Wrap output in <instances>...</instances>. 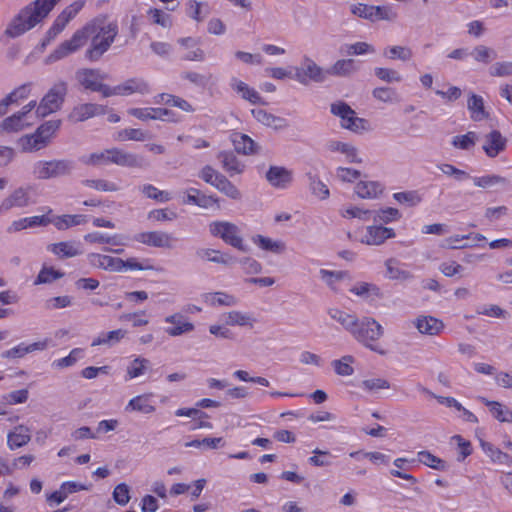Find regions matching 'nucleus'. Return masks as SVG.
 Instances as JSON below:
<instances>
[{
  "label": "nucleus",
  "mask_w": 512,
  "mask_h": 512,
  "mask_svg": "<svg viewBox=\"0 0 512 512\" xmlns=\"http://www.w3.org/2000/svg\"><path fill=\"white\" fill-rule=\"evenodd\" d=\"M373 98L381 103L395 104L399 102V96L394 88L388 86L376 87L372 90Z\"/></svg>",
  "instance_id": "62"
},
{
  "label": "nucleus",
  "mask_w": 512,
  "mask_h": 512,
  "mask_svg": "<svg viewBox=\"0 0 512 512\" xmlns=\"http://www.w3.org/2000/svg\"><path fill=\"white\" fill-rule=\"evenodd\" d=\"M211 236L221 239L224 243L242 251L248 250L242 231L238 225L227 220H215L209 223Z\"/></svg>",
  "instance_id": "4"
},
{
  "label": "nucleus",
  "mask_w": 512,
  "mask_h": 512,
  "mask_svg": "<svg viewBox=\"0 0 512 512\" xmlns=\"http://www.w3.org/2000/svg\"><path fill=\"white\" fill-rule=\"evenodd\" d=\"M113 139L117 142L125 141H144L147 139V133L137 128H125L117 131L113 135Z\"/></svg>",
  "instance_id": "61"
},
{
  "label": "nucleus",
  "mask_w": 512,
  "mask_h": 512,
  "mask_svg": "<svg viewBox=\"0 0 512 512\" xmlns=\"http://www.w3.org/2000/svg\"><path fill=\"white\" fill-rule=\"evenodd\" d=\"M32 87V83H25L16 87L8 95H6L0 101V116H3L7 113L9 106L18 104L19 102L27 99L31 95Z\"/></svg>",
  "instance_id": "33"
},
{
  "label": "nucleus",
  "mask_w": 512,
  "mask_h": 512,
  "mask_svg": "<svg viewBox=\"0 0 512 512\" xmlns=\"http://www.w3.org/2000/svg\"><path fill=\"white\" fill-rule=\"evenodd\" d=\"M51 213L52 210L49 209L46 215H35L15 220L8 227V231L10 233H15L28 228L47 226L50 224Z\"/></svg>",
  "instance_id": "32"
},
{
  "label": "nucleus",
  "mask_w": 512,
  "mask_h": 512,
  "mask_svg": "<svg viewBox=\"0 0 512 512\" xmlns=\"http://www.w3.org/2000/svg\"><path fill=\"white\" fill-rule=\"evenodd\" d=\"M384 191V184L376 180L360 179L354 186L355 195L364 200L379 199Z\"/></svg>",
  "instance_id": "22"
},
{
  "label": "nucleus",
  "mask_w": 512,
  "mask_h": 512,
  "mask_svg": "<svg viewBox=\"0 0 512 512\" xmlns=\"http://www.w3.org/2000/svg\"><path fill=\"white\" fill-rule=\"evenodd\" d=\"M251 113L253 117L256 119L257 122L261 123L262 125L275 129V130H281L286 127V121L285 119L275 116L269 112H267L264 109L257 108L252 109Z\"/></svg>",
  "instance_id": "44"
},
{
  "label": "nucleus",
  "mask_w": 512,
  "mask_h": 512,
  "mask_svg": "<svg viewBox=\"0 0 512 512\" xmlns=\"http://www.w3.org/2000/svg\"><path fill=\"white\" fill-rule=\"evenodd\" d=\"M358 69L353 59L337 60L329 69V73L336 76H348Z\"/></svg>",
  "instance_id": "64"
},
{
  "label": "nucleus",
  "mask_w": 512,
  "mask_h": 512,
  "mask_svg": "<svg viewBox=\"0 0 512 512\" xmlns=\"http://www.w3.org/2000/svg\"><path fill=\"white\" fill-rule=\"evenodd\" d=\"M89 28L77 29L72 36L61 42L47 57L45 62L51 64L76 53L87 44V31Z\"/></svg>",
  "instance_id": "9"
},
{
  "label": "nucleus",
  "mask_w": 512,
  "mask_h": 512,
  "mask_svg": "<svg viewBox=\"0 0 512 512\" xmlns=\"http://www.w3.org/2000/svg\"><path fill=\"white\" fill-rule=\"evenodd\" d=\"M109 164L113 163L124 167H135L138 165V158L135 154L126 152L119 148L109 149Z\"/></svg>",
  "instance_id": "49"
},
{
  "label": "nucleus",
  "mask_w": 512,
  "mask_h": 512,
  "mask_svg": "<svg viewBox=\"0 0 512 512\" xmlns=\"http://www.w3.org/2000/svg\"><path fill=\"white\" fill-rule=\"evenodd\" d=\"M60 0H34L23 7L9 22L5 34L19 37L41 23Z\"/></svg>",
  "instance_id": "1"
},
{
  "label": "nucleus",
  "mask_w": 512,
  "mask_h": 512,
  "mask_svg": "<svg viewBox=\"0 0 512 512\" xmlns=\"http://www.w3.org/2000/svg\"><path fill=\"white\" fill-rule=\"evenodd\" d=\"M61 120L54 119V120H48L42 123L35 132L38 134V137L46 143L48 146L52 140L55 138L58 130L61 127Z\"/></svg>",
  "instance_id": "52"
},
{
  "label": "nucleus",
  "mask_w": 512,
  "mask_h": 512,
  "mask_svg": "<svg viewBox=\"0 0 512 512\" xmlns=\"http://www.w3.org/2000/svg\"><path fill=\"white\" fill-rule=\"evenodd\" d=\"M266 180L276 189H287L294 180V173L287 167L273 165L266 172Z\"/></svg>",
  "instance_id": "21"
},
{
  "label": "nucleus",
  "mask_w": 512,
  "mask_h": 512,
  "mask_svg": "<svg viewBox=\"0 0 512 512\" xmlns=\"http://www.w3.org/2000/svg\"><path fill=\"white\" fill-rule=\"evenodd\" d=\"M330 112L339 119L340 126L355 134L372 131L369 120L358 117L356 112L345 102L336 101L331 104Z\"/></svg>",
  "instance_id": "3"
},
{
  "label": "nucleus",
  "mask_w": 512,
  "mask_h": 512,
  "mask_svg": "<svg viewBox=\"0 0 512 512\" xmlns=\"http://www.w3.org/2000/svg\"><path fill=\"white\" fill-rule=\"evenodd\" d=\"M90 485H86L77 481H65L60 487L46 494V500L50 506H57L64 502L69 495L77 493L79 491H88L90 490Z\"/></svg>",
  "instance_id": "19"
},
{
  "label": "nucleus",
  "mask_w": 512,
  "mask_h": 512,
  "mask_svg": "<svg viewBox=\"0 0 512 512\" xmlns=\"http://www.w3.org/2000/svg\"><path fill=\"white\" fill-rule=\"evenodd\" d=\"M208 5L197 0H188L186 2V14L196 22H202L208 15Z\"/></svg>",
  "instance_id": "59"
},
{
  "label": "nucleus",
  "mask_w": 512,
  "mask_h": 512,
  "mask_svg": "<svg viewBox=\"0 0 512 512\" xmlns=\"http://www.w3.org/2000/svg\"><path fill=\"white\" fill-rule=\"evenodd\" d=\"M252 242L262 251L274 254H282L286 251V244L283 240L273 239L261 234L252 237Z\"/></svg>",
  "instance_id": "41"
},
{
  "label": "nucleus",
  "mask_w": 512,
  "mask_h": 512,
  "mask_svg": "<svg viewBox=\"0 0 512 512\" xmlns=\"http://www.w3.org/2000/svg\"><path fill=\"white\" fill-rule=\"evenodd\" d=\"M71 170L70 162L66 160H38L31 168V175L37 180H48L66 175Z\"/></svg>",
  "instance_id": "11"
},
{
  "label": "nucleus",
  "mask_w": 512,
  "mask_h": 512,
  "mask_svg": "<svg viewBox=\"0 0 512 512\" xmlns=\"http://www.w3.org/2000/svg\"><path fill=\"white\" fill-rule=\"evenodd\" d=\"M150 366V361L142 356L133 355L126 366L125 380L130 381L144 376Z\"/></svg>",
  "instance_id": "39"
},
{
  "label": "nucleus",
  "mask_w": 512,
  "mask_h": 512,
  "mask_svg": "<svg viewBox=\"0 0 512 512\" xmlns=\"http://www.w3.org/2000/svg\"><path fill=\"white\" fill-rule=\"evenodd\" d=\"M383 333V327L379 322L371 317H364L359 319V324L355 327L352 336L372 351L382 353L375 342L383 336Z\"/></svg>",
  "instance_id": "5"
},
{
  "label": "nucleus",
  "mask_w": 512,
  "mask_h": 512,
  "mask_svg": "<svg viewBox=\"0 0 512 512\" xmlns=\"http://www.w3.org/2000/svg\"><path fill=\"white\" fill-rule=\"evenodd\" d=\"M221 319L229 327L252 329L257 320L252 312L243 310H229L221 315Z\"/></svg>",
  "instance_id": "26"
},
{
  "label": "nucleus",
  "mask_w": 512,
  "mask_h": 512,
  "mask_svg": "<svg viewBox=\"0 0 512 512\" xmlns=\"http://www.w3.org/2000/svg\"><path fill=\"white\" fill-rule=\"evenodd\" d=\"M221 161L223 169L230 175L235 176L244 172L245 165L232 153H222Z\"/></svg>",
  "instance_id": "56"
},
{
  "label": "nucleus",
  "mask_w": 512,
  "mask_h": 512,
  "mask_svg": "<svg viewBox=\"0 0 512 512\" xmlns=\"http://www.w3.org/2000/svg\"><path fill=\"white\" fill-rule=\"evenodd\" d=\"M383 56L389 60H401L405 62L412 58L413 52L411 48L407 46L394 45L386 47L383 50Z\"/></svg>",
  "instance_id": "60"
},
{
  "label": "nucleus",
  "mask_w": 512,
  "mask_h": 512,
  "mask_svg": "<svg viewBox=\"0 0 512 512\" xmlns=\"http://www.w3.org/2000/svg\"><path fill=\"white\" fill-rule=\"evenodd\" d=\"M163 321L168 324V326L164 328V332L170 337H179L195 330L193 322L180 312L165 316Z\"/></svg>",
  "instance_id": "16"
},
{
  "label": "nucleus",
  "mask_w": 512,
  "mask_h": 512,
  "mask_svg": "<svg viewBox=\"0 0 512 512\" xmlns=\"http://www.w3.org/2000/svg\"><path fill=\"white\" fill-rule=\"evenodd\" d=\"M120 273L128 271H161L150 259L130 257L126 260L120 258Z\"/></svg>",
  "instance_id": "43"
},
{
  "label": "nucleus",
  "mask_w": 512,
  "mask_h": 512,
  "mask_svg": "<svg viewBox=\"0 0 512 512\" xmlns=\"http://www.w3.org/2000/svg\"><path fill=\"white\" fill-rule=\"evenodd\" d=\"M31 440V430L28 426L20 424L15 426L7 434V446L10 450H15L25 446Z\"/></svg>",
  "instance_id": "37"
},
{
  "label": "nucleus",
  "mask_w": 512,
  "mask_h": 512,
  "mask_svg": "<svg viewBox=\"0 0 512 512\" xmlns=\"http://www.w3.org/2000/svg\"><path fill=\"white\" fill-rule=\"evenodd\" d=\"M328 151L332 153H339L344 156V160L351 164L363 163V158L359 149L349 142L331 140L327 143Z\"/></svg>",
  "instance_id": "24"
},
{
  "label": "nucleus",
  "mask_w": 512,
  "mask_h": 512,
  "mask_svg": "<svg viewBox=\"0 0 512 512\" xmlns=\"http://www.w3.org/2000/svg\"><path fill=\"white\" fill-rule=\"evenodd\" d=\"M358 233V241L367 246H380L387 240L396 237V231L394 228L381 225L377 222L362 227Z\"/></svg>",
  "instance_id": "12"
},
{
  "label": "nucleus",
  "mask_w": 512,
  "mask_h": 512,
  "mask_svg": "<svg viewBox=\"0 0 512 512\" xmlns=\"http://www.w3.org/2000/svg\"><path fill=\"white\" fill-rule=\"evenodd\" d=\"M229 85H230V88L232 89V91L238 97L249 102L250 104H253V105L265 104L260 93L255 88L250 86L248 83L244 82L243 80H241L237 77H233V78H231Z\"/></svg>",
  "instance_id": "25"
},
{
  "label": "nucleus",
  "mask_w": 512,
  "mask_h": 512,
  "mask_svg": "<svg viewBox=\"0 0 512 512\" xmlns=\"http://www.w3.org/2000/svg\"><path fill=\"white\" fill-rule=\"evenodd\" d=\"M231 142L238 153L253 155L259 152V145L248 135L240 132H232Z\"/></svg>",
  "instance_id": "38"
},
{
  "label": "nucleus",
  "mask_w": 512,
  "mask_h": 512,
  "mask_svg": "<svg viewBox=\"0 0 512 512\" xmlns=\"http://www.w3.org/2000/svg\"><path fill=\"white\" fill-rule=\"evenodd\" d=\"M87 217L82 214H64L52 215L50 214V224H53L58 230H67L74 226L85 224Z\"/></svg>",
  "instance_id": "42"
},
{
  "label": "nucleus",
  "mask_w": 512,
  "mask_h": 512,
  "mask_svg": "<svg viewBox=\"0 0 512 512\" xmlns=\"http://www.w3.org/2000/svg\"><path fill=\"white\" fill-rule=\"evenodd\" d=\"M341 217L347 220L358 219L360 221H368L372 217L373 211L360 205H346L339 211Z\"/></svg>",
  "instance_id": "51"
},
{
  "label": "nucleus",
  "mask_w": 512,
  "mask_h": 512,
  "mask_svg": "<svg viewBox=\"0 0 512 512\" xmlns=\"http://www.w3.org/2000/svg\"><path fill=\"white\" fill-rule=\"evenodd\" d=\"M127 114L133 116L141 121L148 120H162V121H176L173 111L167 108H129Z\"/></svg>",
  "instance_id": "20"
},
{
  "label": "nucleus",
  "mask_w": 512,
  "mask_h": 512,
  "mask_svg": "<svg viewBox=\"0 0 512 512\" xmlns=\"http://www.w3.org/2000/svg\"><path fill=\"white\" fill-rule=\"evenodd\" d=\"M48 250L59 258H72L82 254L81 245L75 241H62L48 246Z\"/></svg>",
  "instance_id": "40"
},
{
  "label": "nucleus",
  "mask_w": 512,
  "mask_h": 512,
  "mask_svg": "<svg viewBox=\"0 0 512 512\" xmlns=\"http://www.w3.org/2000/svg\"><path fill=\"white\" fill-rule=\"evenodd\" d=\"M295 79L307 84L309 81L322 82L325 79L323 69L308 55H303L299 66L295 68Z\"/></svg>",
  "instance_id": "14"
},
{
  "label": "nucleus",
  "mask_w": 512,
  "mask_h": 512,
  "mask_svg": "<svg viewBox=\"0 0 512 512\" xmlns=\"http://www.w3.org/2000/svg\"><path fill=\"white\" fill-rule=\"evenodd\" d=\"M17 145L24 153L37 152L47 147L46 143L38 137V134L35 131L21 136L17 140Z\"/></svg>",
  "instance_id": "48"
},
{
  "label": "nucleus",
  "mask_w": 512,
  "mask_h": 512,
  "mask_svg": "<svg viewBox=\"0 0 512 512\" xmlns=\"http://www.w3.org/2000/svg\"><path fill=\"white\" fill-rule=\"evenodd\" d=\"M481 402L489 408L492 416L502 423H512L511 410L498 401H491L484 397L479 398Z\"/></svg>",
  "instance_id": "47"
},
{
  "label": "nucleus",
  "mask_w": 512,
  "mask_h": 512,
  "mask_svg": "<svg viewBox=\"0 0 512 512\" xmlns=\"http://www.w3.org/2000/svg\"><path fill=\"white\" fill-rule=\"evenodd\" d=\"M106 108L95 103H82L76 105L70 112L68 118L73 122H82L95 116L105 114Z\"/></svg>",
  "instance_id": "29"
},
{
  "label": "nucleus",
  "mask_w": 512,
  "mask_h": 512,
  "mask_svg": "<svg viewBox=\"0 0 512 512\" xmlns=\"http://www.w3.org/2000/svg\"><path fill=\"white\" fill-rule=\"evenodd\" d=\"M83 28H89L86 35L87 42L90 40V47L86 50L85 56L90 61L98 60L109 49L118 34V27L113 22L94 20Z\"/></svg>",
  "instance_id": "2"
},
{
  "label": "nucleus",
  "mask_w": 512,
  "mask_h": 512,
  "mask_svg": "<svg viewBox=\"0 0 512 512\" xmlns=\"http://www.w3.org/2000/svg\"><path fill=\"white\" fill-rule=\"evenodd\" d=\"M201 259L218 264L230 265L234 262V258L228 254H224L216 249H202L198 251Z\"/></svg>",
  "instance_id": "58"
},
{
  "label": "nucleus",
  "mask_w": 512,
  "mask_h": 512,
  "mask_svg": "<svg viewBox=\"0 0 512 512\" xmlns=\"http://www.w3.org/2000/svg\"><path fill=\"white\" fill-rule=\"evenodd\" d=\"M150 92L149 83L142 78H131L111 87L106 94L111 96H129L132 94L145 95Z\"/></svg>",
  "instance_id": "18"
},
{
  "label": "nucleus",
  "mask_w": 512,
  "mask_h": 512,
  "mask_svg": "<svg viewBox=\"0 0 512 512\" xmlns=\"http://www.w3.org/2000/svg\"><path fill=\"white\" fill-rule=\"evenodd\" d=\"M37 203L31 185H21L10 191L0 202V214L12 209H24Z\"/></svg>",
  "instance_id": "6"
},
{
  "label": "nucleus",
  "mask_w": 512,
  "mask_h": 512,
  "mask_svg": "<svg viewBox=\"0 0 512 512\" xmlns=\"http://www.w3.org/2000/svg\"><path fill=\"white\" fill-rule=\"evenodd\" d=\"M201 301L208 307H234L238 304V298L226 291H210L202 293Z\"/></svg>",
  "instance_id": "27"
},
{
  "label": "nucleus",
  "mask_w": 512,
  "mask_h": 512,
  "mask_svg": "<svg viewBox=\"0 0 512 512\" xmlns=\"http://www.w3.org/2000/svg\"><path fill=\"white\" fill-rule=\"evenodd\" d=\"M327 314L330 319L340 324L341 327L351 335L355 327L359 324V318L355 314L344 311L338 307L328 308Z\"/></svg>",
  "instance_id": "35"
},
{
  "label": "nucleus",
  "mask_w": 512,
  "mask_h": 512,
  "mask_svg": "<svg viewBox=\"0 0 512 512\" xmlns=\"http://www.w3.org/2000/svg\"><path fill=\"white\" fill-rule=\"evenodd\" d=\"M349 292L364 300L380 296V289L375 284L363 281L354 283Z\"/></svg>",
  "instance_id": "53"
},
{
  "label": "nucleus",
  "mask_w": 512,
  "mask_h": 512,
  "mask_svg": "<svg viewBox=\"0 0 512 512\" xmlns=\"http://www.w3.org/2000/svg\"><path fill=\"white\" fill-rule=\"evenodd\" d=\"M392 197L398 204L406 207H415L423 200L422 195L416 190L396 192Z\"/></svg>",
  "instance_id": "57"
},
{
  "label": "nucleus",
  "mask_w": 512,
  "mask_h": 512,
  "mask_svg": "<svg viewBox=\"0 0 512 512\" xmlns=\"http://www.w3.org/2000/svg\"><path fill=\"white\" fill-rule=\"evenodd\" d=\"M87 259L89 264L95 268L120 273V258L118 257L101 253H89Z\"/></svg>",
  "instance_id": "36"
},
{
  "label": "nucleus",
  "mask_w": 512,
  "mask_h": 512,
  "mask_svg": "<svg viewBox=\"0 0 512 512\" xmlns=\"http://www.w3.org/2000/svg\"><path fill=\"white\" fill-rule=\"evenodd\" d=\"M467 108L473 121L479 122L487 119L489 113L485 109L484 99L475 93L469 95Z\"/></svg>",
  "instance_id": "46"
},
{
  "label": "nucleus",
  "mask_w": 512,
  "mask_h": 512,
  "mask_svg": "<svg viewBox=\"0 0 512 512\" xmlns=\"http://www.w3.org/2000/svg\"><path fill=\"white\" fill-rule=\"evenodd\" d=\"M412 463H414V459H408V458H404V457L396 458L393 461L394 468L390 470V474L394 477L407 480V481L411 482L412 484H416L417 479L413 475L405 472L408 468L407 467L408 464H412Z\"/></svg>",
  "instance_id": "55"
},
{
  "label": "nucleus",
  "mask_w": 512,
  "mask_h": 512,
  "mask_svg": "<svg viewBox=\"0 0 512 512\" xmlns=\"http://www.w3.org/2000/svg\"><path fill=\"white\" fill-rule=\"evenodd\" d=\"M75 78L84 89L100 92L103 97H109V94L106 93L110 91L111 87L103 83L106 77L99 70L82 68L76 71Z\"/></svg>",
  "instance_id": "13"
},
{
  "label": "nucleus",
  "mask_w": 512,
  "mask_h": 512,
  "mask_svg": "<svg viewBox=\"0 0 512 512\" xmlns=\"http://www.w3.org/2000/svg\"><path fill=\"white\" fill-rule=\"evenodd\" d=\"M507 147V139L500 131L492 130L484 136L482 149L487 157L495 158Z\"/></svg>",
  "instance_id": "28"
},
{
  "label": "nucleus",
  "mask_w": 512,
  "mask_h": 512,
  "mask_svg": "<svg viewBox=\"0 0 512 512\" xmlns=\"http://www.w3.org/2000/svg\"><path fill=\"white\" fill-rule=\"evenodd\" d=\"M414 327L422 335L436 336L444 330V323L442 320L430 316L420 315L413 320Z\"/></svg>",
  "instance_id": "31"
},
{
  "label": "nucleus",
  "mask_w": 512,
  "mask_h": 512,
  "mask_svg": "<svg viewBox=\"0 0 512 512\" xmlns=\"http://www.w3.org/2000/svg\"><path fill=\"white\" fill-rule=\"evenodd\" d=\"M178 51L182 59L192 62H203L206 53L201 48V39L198 37H181L177 40Z\"/></svg>",
  "instance_id": "15"
},
{
  "label": "nucleus",
  "mask_w": 512,
  "mask_h": 512,
  "mask_svg": "<svg viewBox=\"0 0 512 512\" xmlns=\"http://www.w3.org/2000/svg\"><path fill=\"white\" fill-rule=\"evenodd\" d=\"M126 412H137L142 414H152L156 411L152 393H144L131 398L125 406Z\"/></svg>",
  "instance_id": "34"
},
{
  "label": "nucleus",
  "mask_w": 512,
  "mask_h": 512,
  "mask_svg": "<svg viewBox=\"0 0 512 512\" xmlns=\"http://www.w3.org/2000/svg\"><path fill=\"white\" fill-rule=\"evenodd\" d=\"M84 4V0H76L62 10L46 32L42 41L43 47L50 44L66 28L68 23L82 10Z\"/></svg>",
  "instance_id": "10"
},
{
  "label": "nucleus",
  "mask_w": 512,
  "mask_h": 512,
  "mask_svg": "<svg viewBox=\"0 0 512 512\" xmlns=\"http://www.w3.org/2000/svg\"><path fill=\"white\" fill-rule=\"evenodd\" d=\"M35 107V100L28 102L19 111L3 119L0 123V130L6 133H18L31 127L35 122L32 114Z\"/></svg>",
  "instance_id": "7"
},
{
  "label": "nucleus",
  "mask_w": 512,
  "mask_h": 512,
  "mask_svg": "<svg viewBox=\"0 0 512 512\" xmlns=\"http://www.w3.org/2000/svg\"><path fill=\"white\" fill-rule=\"evenodd\" d=\"M67 93V85L65 82L54 84L49 91L43 96L39 104H36L35 115L37 118H44L58 111L64 101Z\"/></svg>",
  "instance_id": "8"
},
{
  "label": "nucleus",
  "mask_w": 512,
  "mask_h": 512,
  "mask_svg": "<svg viewBox=\"0 0 512 512\" xmlns=\"http://www.w3.org/2000/svg\"><path fill=\"white\" fill-rule=\"evenodd\" d=\"M318 277L334 293L341 291L342 283L351 280V275L346 270H329L325 268L319 269Z\"/></svg>",
  "instance_id": "23"
},
{
  "label": "nucleus",
  "mask_w": 512,
  "mask_h": 512,
  "mask_svg": "<svg viewBox=\"0 0 512 512\" xmlns=\"http://www.w3.org/2000/svg\"><path fill=\"white\" fill-rule=\"evenodd\" d=\"M134 240L154 248L172 249L175 246L176 238L164 231H146L134 236Z\"/></svg>",
  "instance_id": "17"
},
{
  "label": "nucleus",
  "mask_w": 512,
  "mask_h": 512,
  "mask_svg": "<svg viewBox=\"0 0 512 512\" xmlns=\"http://www.w3.org/2000/svg\"><path fill=\"white\" fill-rule=\"evenodd\" d=\"M479 136L474 131H468L465 134L457 135L452 138L451 144L459 150H471L477 143Z\"/></svg>",
  "instance_id": "63"
},
{
  "label": "nucleus",
  "mask_w": 512,
  "mask_h": 512,
  "mask_svg": "<svg viewBox=\"0 0 512 512\" xmlns=\"http://www.w3.org/2000/svg\"><path fill=\"white\" fill-rule=\"evenodd\" d=\"M146 14L148 20L154 25L164 29H170L173 26V17L168 9L163 10L161 8L151 7L147 10Z\"/></svg>",
  "instance_id": "50"
},
{
  "label": "nucleus",
  "mask_w": 512,
  "mask_h": 512,
  "mask_svg": "<svg viewBox=\"0 0 512 512\" xmlns=\"http://www.w3.org/2000/svg\"><path fill=\"white\" fill-rule=\"evenodd\" d=\"M479 445L490 463L507 467L512 466V456L502 451L498 446L484 439H479Z\"/></svg>",
  "instance_id": "30"
},
{
  "label": "nucleus",
  "mask_w": 512,
  "mask_h": 512,
  "mask_svg": "<svg viewBox=\"0 0 512 512\" xmlns=\"http://www.w3.org/2000/svg\"><path fill=\"white\" fill-rule=\"evenodd\" d=\"M127 335L125 329H115L108 332H101L93 338L91 342L92 347L96 346H113L121 342Z\"/></svg>",
  "instance_id": "45"
},
{
  "label": "nucleus",
  "mask_w": 512,
  "mask_h": 512,
  "mask_svg": "<svg viewBox=\"0 0 512 512\" xmlns=\"http://www.w3.org/2000/svg\"><path fill=\"white\" fill-rule=\"evenodd\" d=\"M374 222L381 225L398 222L402 218V213L394 207H382L372 213Z\"/></svg>",
  "instance_id": "54"
}]
</instances>
